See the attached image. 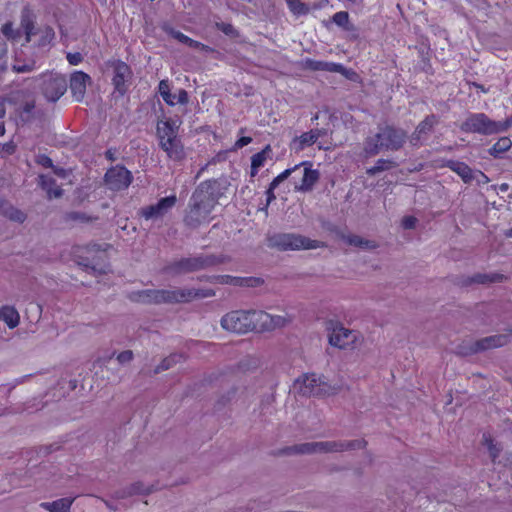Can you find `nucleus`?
Returning <instances> with one entry per match:
<instances>
[{"instance_id": "23", "label": "nucleus", "mask_w": 512, "mask_h": 512, "mask_svg": "<svg viewBox=\"0 0 512 512\" xmlns=\"http://www.w3.org/2000/svg\"><path fill=\"white\" fill-rule=\"evenodd\" d=\"M39 184L48 194V198H58L62 195V189L57 186L55 179L51 175H40Z\"/></svg>"}, {"instance_id": "10", "label": "nucleus", "mask_w": 512, "mask_h": 512, "mask_svg": "<svg viewBox=\"0 0 512 512\" xmlns=\"http://www.w3.org/2000/svg\"><path fill=\"white\" fill-rule=\"evenodd\" d=\"M41 91L49 102H56L67 91V80L65 76L54 73L43 74Z\"/></svg>"}, {"instance_id": "44", "label": "nucleus", "mask_w": 512, "mask_h": 512, "mask_svg": "<svg viewBox=\"0 0 512 512\" xmlns=\"http://www.w3.org/2000/svg\"><path fill=\"white\" fill-rule=\"evenodd\" d=\"M216 28L223 32L225 35L227 36H232V37H236L238 36V32L237 30L234 28V26L230 23H225V22H217L215 24Z\"/></svg>"}, {"instance_id": "4", "label": "nucleus", "mask_w": 512, "mask_h": 512, "mask_svg": "<svg viewBox=\"0 0 512 512\" xmlns=\"http://www.w3.org/2000/svg\"><path fill=\"white\" fill-rule=\"evenodd\" d=\"M407 133L393 125H385L379 131L364 141V153L367 157L377 155L381 150L397 151L403 147Z\"/></svg>"}, {"instance_id": "22", "label": "nucleus", "mask_w": 512, "mask_h": 512, "mask_svg": "<svg viewBox=\"0 0 512 512\" xmlns=\"http://www.w3.org/2000/svg\"><path fill=\"white\" fill-rule=\"evenodd\" d=\"M180 124L176 120L171 118L160 120L156 126V135L158 143L166 140V138H172L178 135Z\"/></svg>"}, {"instance_id": "64", "label": "nucleus", "mask_w": 512, "mask_h": 512, "mask_svg": "<svg viewBox=\"0 0 512 512\" xmlns=\"http://www.w3.org/2000/svg\"><path fill=\"white\" fill-rule=\"evenodd\" d=\"M505 235H506L507 237L512 238V227H511L510 229H508V230L505 232Z\"/></svg>"}, {"instance_id": "12", "label": "nucleus", "mask_w": 512, "mask_h": 512, "mask_svg": "<svg viewBox=\"0 0 512 512\" xmlns=\"http://www.w3.org/2000/svg\"><path fill=\"white\" fill-rule=\"evenodd\" d=\"M177 203L176 195H170L158 200L157 203L144 206L138 211V215L145 220H156L164 217Z\"/></svg>"}, {"instance_id": "25", "label": "nucleus", "mask_w": 512, "mask_h": 512, "mask_svg": "<svg viewBox=\"0 0 512 512\" xmlns=\"http://www.w3.org/2000/svg\"><path fill=\"white\" fill-rule=\"evenodd\" d=\"M512 147V140L508 136L500 137L489 149L488 153L494 158H501L502 155Z\"/></svg>"}, {"instance_id": "7", "label": "nucleus", "mask_w": 512, "mask_h": 512, "mask_svg": "<svg viewBox=\"0 0 512 512\" xmlns=\"http://www.w3.org/2000/svg\"><path fill=\"white\" fill-rule=\"evenodd\" d=\"M220 261L213 255L181 258L164 267V272L171 275H179L199 271L214 265Z\"/></svg>"}, {"instance_id": "40", "label": "nucleus", "mask_w": 512, "mask_h": 512, "mask_svg": "<svg viewBox=\"0 0 512 512\" xmlns=\"http://www.w3.org/2000/svg\"><path fill=\"white\" fill-rule=\"evenodd\" d=\"M200 280H206L212 283H219V284H228V285H234L235 282V276L231 275H214V276H208L203 277Z\"/></svg>"}, {"instance_id": "29", "label": "nucleus", "mask_w": 512, "mask_h": 512, "mask_svg": "<svg viewBox=\"0 0 512 512\" xmlns=\"http://www.w3.org/2000/svg\"><path fill=\"white\" fill-rule=\"evenodd\" d=\"M332 21L342 29L348 32H356L357 28L354 24L349 22V13L347 11L336 12L332 16Z\"/></svg>"}, {"instance_id": "14", "label": "nucleus", "mask_w": 512, "mask_h": 512, "mask_svg": "<svg viewBox=\"0 0 512 512\" xmlns=\"http://www.w3.org/2000/svg\"><path fill=\"white\" fill-rule=\"evenodd\" d=\"M304 68L311 71H326L332 73H339L348 79H353L352 76H357V74L353 70L347 69L340 63L327 62L310 58L305 59Z\"/></svg>"}, {"instance_id": "1", "label": "nucleus", "mask_w": 512, "mask_h": 512, "mask_svg": "<svg viewBox=\"0 0 512 512\" xmlns=\"http://www.w3.org/2000/svg\"><path fill=\"white\" fill-rule=\"evenodd\" d=\"M289 321L286 317L274 316L262 310H238L225 314L221 318V326L229 332L246 334L251 331H271L285 326Z\"/></svg>"}, {"instance_id": "45", "label": "nucleus", "mask_w": 512, "mask_h": 512, "mask_svg": "<svg viewBox=\"0 0 512 512\" xmlns=\"http://www.w3.org/2000/svg\"><path fill=\"white\" fill-rule=\"evenodd\" d=\"M1 32L2 34L8 38V39H12V40H15L17 38V32L15 31L14 29V26H13V23L12 22H6L2 25L1 27Z\"/></svg>"}, {"instance_id": "28", "label": "nucleus", "mask_w": 512, "mask_h": 512, "mask_svg": "<svg viewBox=\"0 0 512 512\" xmlns=\"http://www.w3.org/2000/svg\"><path fill=\"white\" fill-rule=\"evenodd\" d=\"M0 317L10 329L17 327L20 322L19 313L12 306H3L0 309Z\"/></svg>"}, {"instance_id": "34", "label": "nucleus", "mask_w": 512, "mask_h": 512, "mask_svg": "<svg viewBox=\"0 0 512 512\" xmlns=\"http://www.w3.org/2000/svg\"><path fill=\"white\" fill-rule=\"evenodd\" d=\"M345 241L349 244V245H353L355 247H360V248H375L376 245L372 242V241H369V240H365L363 238H361L360 236H357V235H348L347 237H345Z\"/></svg>"}, {"instance_id": "5", "label": "nucleus", "mask_w": 512, "mask_h": 512, "mask_svg": "<svg viewBox=\"0 0 512 512\" xmlns=\"http://www.w3.org/2000/svg\"><path fill=\"white\" fill-rule=\"evenodd\" d=\"M365 440L353 441H326V442H312L287 447L284 449L286 454H312V453H327V452H341L345 450H353L365 447Z\"/></svg>"}, {"instance_id": "8", "label": "nucleus", "mask_w": 512, "mask_h": 512, "mask_svg": "<svg viewBox=\"0 0 512 512\" xmlns=\"http://www.w3.org/2000/svg\"><path fill=\"white\" fill-rule=\"evenodd\" d=\"M460 130L464 133L480 134L489 136L498 134V122L492 120L483 112L470 113L461 123Z\"/></svg>"}, {"instance_id": "46", "label": "nucleus", "mask_w": 512, "mask_h": 512, "mask_svg": "<svg viewBox=\"0 0 512 512\" xmlns=\"http://www.w3.org/2000/svg\"><path fill=\"white\" fill-rule=\"evenodd\" d=\"M7 44L0 39V70H5L7 67Z\"/></svg>"}, {"instance_id": "21", "label": "nucleus", "mask_w": 512, "mask_h": 512, "mask_svg": "<svg viewBox=\"0 0 512 512\" xmlns=\"http://www.w3.org/2000/svg\"><path fill=\"white\" fill-rule=\"evenodd\" d=\"M36 17L33 11L25 7L20 16V26L25 34V42L29 43L32 40V36L36 34Z\"/></svg>"}, {"instance_id": "47", "label": "nucleus", "mask_w": 512, "mask_h": 512, "mask_svg": "<svg viewBox=\"0 0 512 512\" xmlns=\"http://www.w3.org/2000/svg\"><path fill=\"white\" fill-rule=\"evenodd\" d=\"M66 58L70 65H78L83 61V56L79 52L68 53Z\"/></svg>"}, {"instance_id": "33", "label": "nucleus", "mask_w": 512, "mask_h": 512, "mask_svg": "<svg viewBox=\"0 0 512 512\" xmlns=\"http://www.w3.org/2000/svg\"><path fill=\"white\" fill-rule=\"evenodd\" d=\"M394 162L389 159H378L374 166L367 169V174L373 176L379 172L390 169L394 166Z\"/></svg>"}, {"instance_id": "26", "label": "nucleus", "mask_w": 512, "mask_h": 512, "mask_svg": "<svg viewBox=\"0 0 512 512\" xmlns=\"http://www.w3.org/2000/svg\"><path fill=\"white\" fill-rule=\"evenodd\" d=\"M272 149L269 144H267L260 152L254 154L251 157V175L255 176L259 169L264 166L269 154Z\"/></svg>"}, {"instance_id": "20", "label": "nucleus", "mask_w": 512, "mask_h": 512, "mask_svg": "<svg viewBox=\"0 0 512 512\" xmlns=\"http://www.w3.org/2000/svg\"><path fill=\"white\" fill-rule=\"evenodd\" d=\"M301 165H304L303 177L301 183L295 186V190L300 192H309L318 182L320 173L318 170L312 169L311 162H303Z\"/></svg>"}, {"instance_id": "18", "label": "nucleus", "mask_w": 512, "mask_h": 512, "mask_svg": "<svg viewBox=\"0 0 512 512\" xmlns=\"http://www.w3.org/2000/svg\"><path fill=\"white\" fill-rule=\"evenodd\" d=\"M158 144L167 156L174 161H182L186 156L184 146L179 135L172 138H166V140L160 141Z\"/></svg>"}, {"instance_id": "49", "label": "nucleus", "mask_w": 512, "mask_h": 512, "mask_svg": "<svg viewBox=\"0 0 512 512\" xmlns=\"http://www.w3.org/2000/svg\"><path fill=\"white\" fill-rule=\"evenodd\" d=\"M417 219L414 216H405L401 221V225L404 229H413L416 225Z\"/></svg>"}, {"instance_id": "30", "label": "nucleus", "mask_w": 512, "mask_h": 512, "mask_svg": "<svg viewBox=\"0 0 512 512\" xmlns=\"http://www.w3.org/2000/svg\"><path fill=\"white\" fill-rule=\"evenodd\" d=\"M321 134L322 132L320 129H312L302 133L297 139H295V141L299 142V148L303 149L306 146L313 145L321 136Z\"/></svg>"}, {"instance_id": "32", "label": "nucleus", "mask_w": 512, "mask_h": 512, "mask_svg": "<svg viewBox=\"0 0 512 512\" xmlns=\"http://www.w3.org/2000/svg\"><path fill=\"white\" fill-rule=\"evenodd\" d=\"M504 275L499 273L493 274H481L478 273L474 275L472 278L468 279L467 284L478 283V284H487L494 282H501L504 279Z\"/></svg>"}, {"instance_id": "50", "label": "nucleus", "mask_w": 512, "mask_h": 512, "mask_svg": "<svg viewBox=\"0 0 512 512\" xmlns=\"http://www.w3.org/2000/svg\"><path fill=\"white\" fill-rule=\"evenodd\" d=\"M16 144L13 141H8L1 146V152H3L6 155H12L16 151Z\"/></svg>"}, {"instance_id": "31", "label": "nucleus", "mask_w": 512, "mask_h": 512, "mask_svg": "<svg viewBox=\"0 0 512 512\" xmlns=\"http://www.w3.org/2000/svg\"><path fill=\"white\" fill-rule=\"evenodd\" d=\"M439 119L436 115L430 114L427 115L417 126H416V134L423 135L432 131L435 125H437Z\"/></svg>"}, {"instance_id": "17", "label": "nucleus", "mask_w": 512, "mask_h": 512, "mask_svg": "<svg viewBox=\"0 0 512 512\" xmlns=\"http://www.w3.org/2000/svg\"><path fill=\"white\" fill-rule=\"evenodd\" d=\"M509 336L504 334L493 335L485 337L481 340L474 342V344L470 347L469 351H459L461 354H472L477 353L479 351L502 347L508 343Z\"/></svg>"}, {"instance_id": "42", "label": "nucleus", "mask_w": 512, "mask_h": 512, "mask_svg": "<svg viewBox=\"0 0 512 512\" xmlns=\"http://www.w3.org/2000/svg\"><path fill=\"white\" fill-rule=\"evenodd\" d=\"M3 213L11 220L13 221H16V222H19V223H22L25 221L26 219V215L18 210V209H15L13 207H9L8 210H4Z\"/></svg>"}, {"instance_id": "3", "label": "nucleus", "mask_w": 512, "mask_h": 512, "mask_svg": "<svg viewBox=\"0 0 512 512\" xmlns=\"http://www.w3.org/2000/svg\"><path fill=\"white\" fill-rule=\"evenodd\" d=\"M215 291L210 288L196 289H158V290H144L137 293L133 300L145 303H189L195 299H204L213 297Z\"/></svg>"}, {"instance_id": "27", "label": "nucleus", "mask_w": 512, "mask_h": 512, "mask_svg": "<svg viewBox=\"0 0 512 512\" xmlns=\"http://www.w3.org/2000/svg\"><path fill=\"white\" fill-rule=\"evenodd\" d=\"M73 501V498H61L53 502H43L40 506L50 512H68Z\"/></svg>"}, {"instance_id": "61", "label": "nucleus", "mask_w": 512, "mask_h": 512, "mask_svg": "<svg viewBox=\"0 0 512 512\" xmlns=\"http://www.w3.org/2000/svg\"><path fill=\"white\" fill-rule=\"evenodd\" d=\"M105 157L107 160L109 161H114L115 160V156H114V152L112 151V149H108L106 152H105Z\"/></svg>"}, {"instance_id": "9", "label": "nucleus", "mask_w": 512, "mask_h": 512, "mask_svg": "<svg viewBox=\"0 0 512 512\" xmlns=\"http://www.w3.org/2000/svg\"><path fill=\"white\" fill-rule=\"evenodd\" d=\"M299 394L306 397H323L334 394L335 388L323 381L316 374H306L302 379H297L294 384Z\"/></svg>"}, {"instance_id": "62", "label": "nucleus", "mask_w": 512, "mask_h": 512, "mask_svg": "<svg viewBox=\"0 0 512 512\" xmlns=\"http://www.w3.org/2000/svg\"><path fill=\"white\" fill-rule=\"evenodd\" d=\"M6 114L5 104L0 102V118H3Z\"/></svg>"}, {"instance_id": "56", "label": "nucleus", "mask_w": 512, "mask_h": 512, "mask_svg": "<svg viewBox=\"0 0 512 512\" xmlns=\"http://www.w3.org/2000/svg\"><path fill=\"white\" fill-rule=\"evenodd\" d=\"M37 162L42 165L43 167L45 168H51L53 167V161L50 157L46 156V155H40L38 157V160Z\"/></svg>"}, {"instance_id": "13", "label": "nucleus", "mask_w": 512, "mask_h": 512, "mask_svg": "<svg viewBox=\"0 0 512 512\" xmlns=\"http://www.w3.org/2000/svg\"><path fill=\"white\" fill-rule=\"evenodd\" d=\"M132 76V69L127 63L121 60H117L113 63L112 84L114 90L121 96L125 95L128 91Z\"/></svg>"}, {"instance_id": "38", "label": "nucleus", "mask_w": 512, "mask_h": 512, "mask_svg": "<svg viewBox=\"0 0 512 512\" xmlns=\"http://www.w3.org/2000/svg\"><path fill=\"white\" fill-rule=\"evenodd\" d=\"M91 217L86 216L84 213L81 212H67L63 216V220L65 223H72V222H89L91 221Z\"/></svg>"}, {"instance_id": "6", "label": "nucleus", "mask_w": 512, "mask_h": 512, "mask_svg": "<svg viewBox=\"0 0 512 512\" xmlns=\"http://www.w3.org/2000/svg\"><path fill=\"white\" fill-rule=\"evenodd\" d=\"M269 246L280 251L311 250L325 247V243L295 233H276L268 238Z\"/></svg>"}, {"instance_id": "43", "label": "nucleus", "mask_w": 512, "mask_h": 512, "mask_svg": "<svg viewBox=\"0 0 512 512\" xmlns=\"http://www.w3.org/2000/svg\"><path fill=\"white\" fill-rule=\"evenodd\" d=\"M42 37L38 43V46H46L52 42V40L55 38V32L52 27L46 26L42 30Z\"/></svg>"}, {"instance_id": "60", "label": "nucleus", "mask_w": 512, "mask_h": 512, "mask_svg": "<svg viewBox=\"0 0 512 512\" xmlns=\"http://www.w3.org/2000/svg\"><path fill=\"white\" fill-rule=\"evenodd\" d=\"M421 136L422 135H417L416 134V130L413 132L412 136H411V139H410V143L411 145L413 146H417L420 142V139H421Z\"/></svg>"}, {"instance_id": "37", "label": "nucleus", "mask_w": 512, "mask_h": 512, "mask_svg": "<svg viewBox=\"0 0 512 512\" xmlns=\"http://www.w3.org/2000/svg\"><path fill=\"white\" fill-rule=\"evenodd\" d=\"M181 359V354H171L169 357L162 360V362L155 369V372L158 373L164 370H168L170 367H172L173 364L177 363Z\"/></svg>"}, {"instance_id": "15", "label": "nucleus", "mask_w": 512, "mask_h": 512, "mask_svg": "<svg viewBox=\"0 0 512 512\" xmlns=\"http://www.w3.org/2000/svg\"><path fill=\"white\" fill-rule=\"evenodd\" d=\"M357 340V334L354 330H349L341 325H336L332 328V332L329 335V343L340 349H346L351 346L355 348L354 344Z\"/></svg>"}, {"instance_id": "57", "label": "nucleus", "mask_w": 512, "mask_h": 512, "mask_svg": "<svg viewBox=\"0 0 512 512\" xmlns=\"http://www.w3.org/2000/svg\"><path fill=\"white\" fill-rule=\"evenodd\" d=\"M162 99L165 101V103L169 106L176 105V95L172 94L171 91H168L165 95L162 96Z\"/></svg>"}, {"instance_id": "11", "label": "nucleus", "mask_w": 512, "mask_h": 512, "mask_svg": "<svg viewBox=\"0 0 512 512\" xmlns=\"http://www.w3.org/2000/svg\"><path fill=\"white\" fill-rule=\"evenodd\" d=\"M104 180L110 190L122 191L130 186L133 176L125 166L116 165L107 170Z\"/></svg>"}, {"instance_id": "55", "label": "nucleus", "mask_w": 512, "mask_h": 512, "mask_svg": "<svg viewBox=\"0 0 512 512\" xmlns=\"http://www.w3.org/2000/svg\"><path fill=\"white\" fill-rule=\"evenodd\" d=\"M276 188H272V184L270 183L265 194H266V206H268L271 202L276 199V195L274 193Z\"/></svg>"}, {"instance_id": "53", "label": "nucleus", "mask_w": 512, "mask_h": 512, "mask_svg": "<svg viewBox=\"0 0 512 512\" xmlns=\"http://www.w3.org/2000/svg\"><path fill=\"white\" fill-rule=\"evenodd\" d=\"M168 91H171L170 90V83H169V80L167 79H163L159 82V85H158V92L159 94L161 95V97L163 95H165L166 93H168Z\"/></svg>"}, {"instance_id": "16", "label": "nucleus", "mask_w": 512, "mask_h": 512, "mask_svg": "<svg viewBox=\"0 0 512 512\" xmlns=\"http://www.w3.org/2000/svg\"><path fill=\"white\" fill-rule=\"evenodd\" d=\"M90 82L91 77L83 71H74L70 75L69 87L75 101L81 102L84 99L87 84Z\"/></svg>"}, {"instance_id": "19", "label": "nucleus", "mask_w": 512, "mask_h": 512, "mask_svg": "<svg viewBox=\"0 0 512 512\" xmlns=\"http://www.w3.org/2000/svg\"><path fill=\"white\" fill-rule=\"evenodd\" d=\"M436 167L444 168L447 167L455 172L465 184L471 183L475 178L474 171L464 162L457 160H441L440 164Z\"/></svg>"}, {"instance_id": "52", "label": "nucleus", "mask_w": 512, "mask_h": 512, "mask_svg": "<svg viewBox=\"0 0 512 512\" xmlns=\"http://www.w3.org/2000/svg\"><path fill=\"white\" fill-rule=\"evenodd\" d=\"M132 359H133V353L130 350L122 351L117 356V360L120 363H127V362H130Z\"/></svg>"}, {"instance_id": "48", "label": "nucleus", "mask_w": 512, "mask_h": 512, "mask_svg": "<svg viewBox=\"0 0 512 512\" xmlns=\"http://www.w3.org/2000/svg\"><path fill=\"white\" fill-rule=\"evenodd\" d=\"M251 142H252V137L242 136L235 141L233 148H234V150H238V149H241V148L247 146Z\"/></svg>"}, {"instance_id": "59", "label": "nucleus", "mask_w": 512, "mask_h": 512, "mask_svg": "<svg viewBox=\"0 0 512 512\" xmlns=\"http://www.w3.org/2000/svg\"><path fill=\"white\" fill-rule=\"evenodd\" d=\"M32 69L31 65H14L13 70L17 73L28 72Z\"/></svg>"}, {"instance_id": "24", "label": "nucleus", "mask_w": 512, "mask_h": 512, "mask_svg": "<svg viewBox=\"0 0 512 512\" xmlns=\"http://www.w3.org/2000/svg\"><path fill=\"white\" fill-rule=\"evenodd\" d=\"M172 36L177 39L179 42L187 45L190 48L198 49L204 52H213L214 49L206 44H203L197 40L190 38L189 36L183 34L180 31H172Z\"/></svg>"}, {"instance_id": "54", "label": "nucleus", "mask_w": 512, "mask_h": 512, "mask_svg": "<svg viewBox=\"0 0 512 512\" xmlns=\"http://www.w3.org/2000/svg\"><path fill=\"white\" fill-rule=\"evenodd\" d=\"M189 101L188 93L184 89H180L178 94L176 95V104H187Z\"/></svg>"}, {"instance_id": "41", "label": "nucleus", "mask_w": 512, "mask_h": 512, "mask_svg": "<svg viewBox=\"0 0 512 512\" xmlns=\"http://www.w3.org/2000/svg\"><path fill=\"white\" fill-rule=\"evenodd\" d=\"M300 165H295L292 168L285 169L283 172L278 174L270 183L272 188H277L281 182L287 179L294 171L299 168Z\"/></svg>"}, {"instance_id": "58", "label": "nucleus", "mask_w": 512, "mask_h": 512, "mask_svg": "<svg viewBox=\"0 0 512 512\" xmlns=\"http://www.w3.org/2000/svg\"><path fill=\"white\" fill-rule=\"evenodd\" d=\"M474 173H475L474 179H476L478 181V183L486 184L490 181L488 176L485 173H483L482 171L477 170V171H474Z\"/></svg>"}, {"instance_id": "36", "label": "nucleus", "mask_w": 512, "mask_h": 512, "mask_svg": "<svg viewBox=\"0 0 512 512\" xmlns=\"http://www.w3.org/2000/svg\"><path fill=\"white\" fill-rule=\"evenodd\" d=\"M289 10L294 15H303L308 12V7L305 3L301 2L300 0H285Z\"/></svg>"}, {"instance_id": "2", "label": "nucleus", "mask_w": 512, "mask_h": 512, "mask_svg": "<svg viewBox=\"0 0 512 512\" xmlns=\"http://www.w3.org/2000/svg\"><path fill=\"white\" fill-rule=\"evenodd\" d=\"M218 204L212 185L209 182L200 183L191 195L185 211L183 222L189 228H198L211 222V213Z\"/></svg>"}, {"instance_id": "35", "label": "nucleus", "mask_w": 512, "mask_h": 512, "mask_svg": "<svg viewBox=\"0 0 512 512\" xmlns=\"http://www.w3.org/2000/svg\"><path fill=\"white\" fill-rule=\"evenodd\" d=\"M483 442L487 446L492 462L495 463L497 457L499 456L500 449L494 443L491 435L489 433L483 434Z\"/></svg>"}, {"instance_id": "63", "label": "nucleus", "mask_w": 512, "mask_h": 512, "mask_svg": "<svg viewBox=\"0 0 512 512\" xmlns=\"http://www.w3.org/2000/svg\"><path fill=\"white\" fill-rule=\"evenodd\" d=\"M473 85H474L476 88L480 89V90H481L482 92H484V93H487V91H488V90H487L483 85H481V84L474 83Z\"/></svg>"}, {"instance_id": "51", "label": "nucleus", "mask_w": 512, "mask_h": 512, "mask_svg": "<svg viewBox=\"0 0 512 512\" xmlns=\"http://www.w3.org/2000/svg\"><path fill=\"white\" fill-rule=\"evenodd\" d=\"M499 133L506 132L512 126V115L504 121H497Z\"/></svg>"}, {"instance_id": "39", "label": "nucleus", "mask_w": 512, "mask_h": 512, "mask_svg": "<svg viewBox=\"0 0 512 512\" xmlns=\"http://www.w3.org/2000/svg\"><path fill=\"white\" fill-rule=\"evenodd\" d=\"M263 281L260 278L256 277H235V282L233 286L240 287H256L260 285Z\"/></svg>"}]
</instances>
